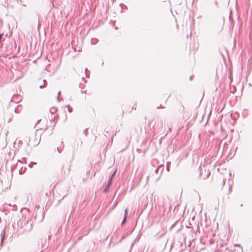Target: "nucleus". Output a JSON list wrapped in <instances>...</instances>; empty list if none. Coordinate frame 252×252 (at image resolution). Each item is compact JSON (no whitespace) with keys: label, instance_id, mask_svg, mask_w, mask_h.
I'll use <instances>...</instances> for the list:
<instances>
[{"label":"nucleus","instance_id":"14","mask_svg":"<svg viewBox=\"0 0 252 252\" xmlns=\"http://www.w3.org/2000/svg\"><path fill=\"white\" fill-rule=\"evenodd\" d=\"M95 40L96 39H92V41H91L92 43H94V41H95Z\"/></svg>","mask_w":252,"mask_h":252},{"label":"nucleus","instance_id":"11","mask_svg":"<svg viewBox=\"0 0 252 252\" xmlns=\"http://www.w3.org/2000/svg\"><path fill=\"white\" fill-rule=\"evenodd\" d=\"M43 82H44V85L45 86L46 84L47 83V81L46 80H43Z\"/></svg>","mask_w":252,"mask_h":252},{"label":"nucleus","instance_id":"7","mask_svg":"<svg viewBox=\"0 0 252 252\" xmlns=\"http://www.w3.org/2000/svg\"><path fill=\"white\" fill-rule=\"evenodd\" d=\"M112 179H110V180H109V181L108 182V183L107 184V186H111V185L112 184Z\"/></svg>","mask_w":252,"mask_h":252},{"label":"nucleus","instance_id":"4","mask_svg":"<svg viewBox=\"0 0 252 252\" xmlns=\"http://www.w3.org/2000/svg\"><path fill=\"white\" fill-rule=\"evenodd\" d=\"M126 218L127 217L126 216H124V219H123V220L122 222V225H123L124 224H125V223L126 222Z\"/></svg>","mask_w":252,"mask_h":252},{"label":"nucleus","instance_id":"15","mask_svg":"<svg viewBox=\"0 0 252 252\" xmlns=\"http://www.w3.org/2000/svg\"><path fill=\"white\" fill-rule=\"evenodd\" d=\"M60 92H59L58 93V97H57V98H58V99H59V94H60Z\"/></svg>","mask_w":252,"mask_h":252},{"label":"nucleus","instance_id":"9","mask_svg":"<svg viewBox=\"0 0 252 252\" xmlns=\"http://www.w3.org/2000/svg\"><path fill=\"white\" fill-rule=\"evenodd\" d=\"M44 86H45V85L44 84L43 85V84H41V85H40L39 88H43Z\"/></svg>","mask_w":252,"mask_h":252},{"label":"nucleus","instance_id":"6","mask_svg":"<svg viewBox=\"0 0 252 252\" xmlns=\"http://www.w3.org/2000/svg\"><path fill=\"white\" fill-rule=\"evenodd\" d=\"M67 108H68V110L69 112H71L72 111V108L71 107H70L69 105H67L66 106Z\"/></svg>","mask_w":252,"mask_h":252},{"label":"nucleus","instance_id":"12","mask_svg":"<svg viewBox=\"0 0 252 252\" xmlns=\"http://www.w3.org/2000/svg\"><path fill=\"white\" fill-rule=\"evenodd\" d=\"M166 169L167 170L169 171V167L168 165H167L166 166Z\"/></svg>","mask_w":252,"mask_h":252},{"label":"nucleus","instance_id":"16","mask_svg":"<svg viewBox=\"0 0 252 252\" xmlns=\"http://www.w3.org/2000/svg\"><path fill=\"white\" fill-rule=\"evenodd\" d=\"M13 98H14V97L12 98L11 101H14V100H13Z\"/></svg>","mask_w":252,"mask_h":252},{"label":"nucleus","instance_id":"5","mask_svg":"<svg viewBox=\"0 0 252 252\" xmlns=\"http://www.w3.org/2000/svg\"><path fill=\"white\" fill-rule=\"evenodd\" d=\"M128 209L127 208H126L125 210V215L124 216H127V214H128Z\"/></svg>","mask_w":252,"mask_h":252},{"label":"nucleus","instance_id":"10","mask_svg":"<svg viewBox=\"0 0 252 252\" xmlns=\"http://www.w3.org/2000/svg\"><path fill=\"white\" fill-rule=\"evenodd\" d=\"M2 191V187H1V184H0V193H1Z\"/></svg>","mask_w":252,"mask_h":252},{"label":"nucleus","instance_id":"1","mask_svg":"<svg viewBox=\"0 0 252 252\" xmlns=\"http://www.w3.org/2000/svg\"><path fill=\"white\" fill-rule=\"evenodd\" d=\"M57 111V108L56 107H52L50 109V112L52 114H54Z\"/></svg>","mask_w":252,"mask_h":252},{"label":"nucleus","instance_id":"8","mask_svg":"<svg viewBox=\"0 0 252 252\" xmlns=\"http://www.w3.org/2000/svg\"><path fill=\"white\" fill-rule=\"evenodd\" d=\"M115 173H116V171H115V172L113 173V174L112 175V176H111V178H110L111 179H112L113 177L115 176Z\"/></svg>","mask_w":252,"mask_h":252},{"label":"nucleus","instance_id":"13","mask_svg":"<svg viewBox=\"0 0 252 252\" xmlns=\"http://www.w3.org/2000/svg\"><path fill=\"white\" fill-rule=\"evenodd\" d=\"M58 151L59 152V153H61V150H59V149L58 148H57Z\"/></svg>","mask_w":252,"mask_h":252},{"label":"nucleus","instance_id":"3","mask_svg":"<svg viewBox=\"0 0 252 252\" xmlns=\"http://www.w3.org/2000/svg\"><path fill=\"white\" fill-rule=\"evenodd\" d=\"M109 188H110V186H106V187L105 188V189H104V192H106L108 191V190H109Z\"/></svg>","mask_w":252,"mask_h":252},{"label":"nucleus","instance_id":"2","mask_svg":"<svg viewBox=\"0 0 252 252\" xmlns=\"http://www.w3.org/2000/svg\"><path fill=\"white\" fill-rule=\"evenodd\" d=\"M22 106L20 105L17 106V107L15 109V112L16 113H19L20 110L21 109Z\"/></svg>","mask_w":252,"mask_h":252}]
</instances>
